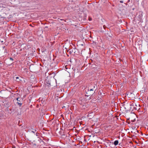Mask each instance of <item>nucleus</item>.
Returning <instances> with one entry per match:
<instances>
[{
    "mask_svg": "<svg viewBox=\"0 0 148 148\" xmlns=\"http://www.w3.org/2000/svg\"><path fill=\"white\" fill-rule=\"evenodd\" d=\"M96 89V88L95 85H93V88H91L89 86L88 88L87 91H86V94L85 95L86 96L88 97L90 95H92L95 92Z\"/></svg>",
    "mask_w": 148,
    "mask_h": 148,
    "instance_id": "1",
    "label": "nucleus"
},
{
    "mask_svg": "<svg viewBox=\"0 0 148 148\" xmlns=\"http://www.w3.org/2000/svg\"><path fill=\"white\" fill-rule=\"evenodd\" d=\"M51 80L50 77H47L45 79L44 84L45 85L48 86H49L51 85Z\"/></svg>",
    "mask_w": 148,
    "mask_h": 148,
    "instance_id": "2",
    "label": "nucleus"
},
{
    "mask_svg": "<svg viewBox=\"0 0 148 148\" xmlns=\"http://www.w3.org/2000/svg\"><path fill=\"white\" fill-rule=\"evenodd\" d=\"M22 99L20 97H17L16 98V100L17 101L16 103L18 104V105L19 107H21L22 105V103H21V102L22 101Z\"/></svg>",
    "mask_w": 148,
    "mask_h": 148,
    "instance_id": "3",
    "label": "nucleus"
},
{
    "mask_svg": "<svg viewBox=\"0 0 148 148\" xmlns=\"http://www.w3.org/2000/svg\"><path fill=\"white\" fill-rule=\"evenodd\" d=\"M118 143H119L118 141V140H116L114 141V145L116 146V145H117L118 144Z\"/></svg>",
    "mask_w": 148,
    "mask_h": 148,
    "instance_id": "4",
    "label": "nucleus"
},
{
    "mask_svg": "<svg viewBox=\"0 0 148 148\" xmlns=\"http://www.w3.org/2000/svg\"><path fill=\"white\" fill-rule=\"evenodd\" d=\"M5 18L4 17L2 16L1 15H0V21H2L3 20H4Z\"/></svg>",
    "mask_w": 148,
    "mask_h": 148,
    "instance_id": "5",
    "label": "nucleus"
},
{
    "mask_svg": "<svg viewBox=\"0 0 148 148\" xmlns=\"http://www.w3.org/2000/svg\"><path fill=\"white\" fill-rule=\"evenodd\" d=\"M10 60H13V58H10Z\"/></svg>",
    "mask_w": 148,
    "mask_h": 148,
    "instance_id": "6",
    "label": "nucleus"
},
{
    "mask_svg": "<svg viewBox=\"0 0 148 148\" xmlns=\"http://www.w3.org/2000/svg\"><path fill=\"white\" fill-rule=\"evenodd\" d=\"M120 2L121 3H123V1H120Z\"/></svg>",
    "mask_w": 148,
    "mask_h": 148,
    "instance_id": "7",
    "label": "nucleus"
},
{
    "mask_svg": "<svg viewBox=\"0 0 148 148\" xmlns=\"http://www.w3.org/2000/svg\"><path fill=\"white\" fill-rule=\"evenodd\" d=\"M142 16V15H141L140 16V18H139V20H140V19H141V17Z\"/></svg>",
    "mask_w": 148,
    "mask_h": 148,
    "instance_id": "8",
    "label": "nucleus"
},
{
    "mask_svg": "<svg viewBox=\"0 0 148 148\" xmlns=\"http://www.w3.org/2000/svg\"><path fill=\"white\" fill-rule=\"evenodd\" d=\"M18 78H19L18 77H16V79H18Z\"/></svg>",
    "mask_w": 148,
    "mask_h": 148,
    "instance_id": "9",
    "label": "nucleus"
},
{
    "mask_svg": "<svg viewBox=\"0 0 148 148\" xmlns=\"http://www.w3.org/2000/svg\"><path fill=\"white\" fill-rule=\"evenodd\" d=\"M95 85V84H93V85H92V87L91 86H90V88H93V85Z\"/></svg>",
    "mask_w": 148,
    "mask_h": 148,
    "instance_id": "10",
    "label": "nucleus"
},
{
    "mask_svg": "<svg viewBox=\"0 0 148 148\" xmlns=\"http://www.w3.org/2000/svg\"><path fill=\"white\" fill-rule=\"evenodd\" d=\"M7 110H8V111H9L8 108H7Z\"/></svg>",
    "mask_w": 148,
    "mask_h": 148,
    "instance_id": "11",
    "label": "nucleus"
},
{
    "mask_svg": "<svg viewBox=\"0 0 148 148\" xmlns=\"http://www.w3.org/2000/svg\"><path fill=\"white\" fill-rule=\"evenodd\" d=\"M32 132H33V133H34V131H32Z\"/></svg>",
    "mask_w": 148,
    "mask_h": 148,
    "instance_id": "12",
    "label": "nucleus"
},
{
    "mask_svg": "<svg viewBox=\"0 0 148 148\" xmlns=\"http://www.w3.org/2000/svg\"><path fill=\"white\" fill-rule=\"evenodd\" d=\"M130 1V0H129L128 1V2H129Z\"/></svg>",
    "mask_w": 148,
    "mask_h": 148,
    "instance_id": "13",
    "label": "nucleus"
}]
</instances>
